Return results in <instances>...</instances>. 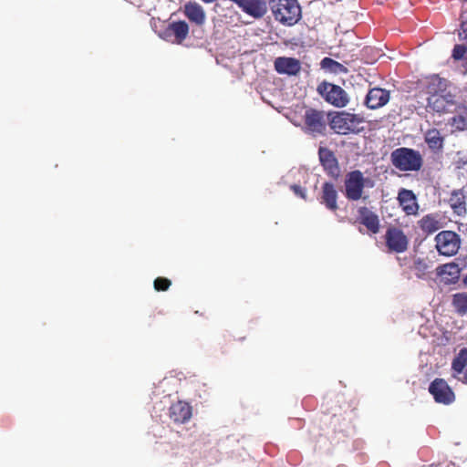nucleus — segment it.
Wrapping results in <instances>:
<instances>
[{"mask_svg":"<svg viewBox=\"0 0 467 467\" xmlns=\"http://www.w3.org/2000/svg\"><path fill=\"white\" fill-rule=\"evenodd\" d=\"M446 87L445 81L438 77L431 78L428 85V92L431 96L428 99V108L438 113L454 112L458 106L453 100V97L448 95H439V91H442Z\"/></svg>","mask_w":467,"mask_h":467,"instance_id":"obj_1","label":"nucleus"},{"mask_svg":"<svg viewBox=\"0 0 467 467\" xmlns=\"http://www.w3.org/2000/svg\"><path fill=\"white\" fill-rule=\"evenodd\" d=\"M270 7L275 18L286 26L296 24L301 16L296 0H270Z\"/></svg>","mask_w":467,"mask_h":467,"instance_id":"obj_2","label":"nucleus"},{"mask_svg":"<svg viewBox=\"0 0 467 467\" xmlns=\"http://www.w3.org/2000/svg\"><path fill=\"white\" fill-rule=\"evenodd\" d=\"M391 162L400 171H419L422 165V158L419 151L409 148H399L391 152Z\"/></svg>","mask_w":467,"mask_h":467,"instance_id":"obj_3","label":"nucleus"},{"mask_svg":"<svg viewBox=\"0 0 467 467\" xmlns=\"http://www.w3.org/2000/svg\"><path fill=\"white\" fill-rule=\"evenodd\" d=\"M362 119L346 111L337 112L329 120L330 128L337 134L357 133L360 130Z\"/></svg>","mask_w":467,"mask_h":467,"instance_id":"obj_4","label":"nucleus"},{"mask_svg":"<svg viewBox=\"0 0 467 467\" xmlns=\"http://www.w3.org/2000/svg\"><path fill=\"white\" fill-rule=\"evenodd\" d=\"M345 187L347 197L358 201L363 197L365 187H373V182L369 178H365L359 171H354L347 175Z\"/></svg>","mask_w":467,"mask_h":467,"instance_id":"obj_5","label":"nucleus"},{"mask_svg":"<svg viewBox=\"0 0 467 467\" xmlns=\"http://www.w3.org/2000/svg\"><path fill=\"white\" fill-rule=\"evenodd\" d=\"M436 248L441 254L451 256L460 248V238L457 234L451 231H443L435 237Z\"/></svg>","mask_w":467,"mask_h":467,"instance_id":"obj_6","label":"nucleus"},{"mask_svg":"<svg viewBox=\"0 0 467 467\" xmlns=\"http://www.w3.org/2000/svg\"><path fill=\"white\" fill-rule=\"evenodd\" d=\"M305 124L303 130L313 136L324 134L327 128V121L322 111L307 109L305 113Z\"/></svg>","mask_w":467,"mask_h":467,"instance_id":"obj_7","label":"nucleus"},{"mask_svg":"<svg viewBox=\"0 0 467 467\" xmlns=\"http://www.w3.org/2000/svg\"><path fill=\"white\" fill-rule=\"evenodd\" d=\"M189 34V26L185 21L170 23L160 34L161 37L172 44H182Z\"/></svg>","mask_w":467,"mask_h":467,"instance_id":"obj_8","label":"nucleus"},{"mask_svg":"<svg viewBox=\"0 0 467 467\" xmlns=\"http://www.w3.org/2000/svg\"><path fill=\"white\" fill-rule=\"evenodd\" d=\"M386 244L391 252L403 253L409 245V239L405 234L397 227H390L385 234Z\"/></svg>","mask_w":467,"mask_h":467,"instance_id":"obj_9","label":"nucleus"},{"mask_svg":"<svg viewBox=\"0 0 467 467\" xmlns=\"http://www.w3.org/2000/svg\"><path fill=\"white\" fill-rule=\"evenodd\" d=\"M319 89L326 100L336 107H345L348 102V94L339 86L324 84Z\"/></svg>","mask_w":467,"mask_h":467,"instance_id":"obj_10","label":"nucleus"},{"mask_svg":"<svg viewBox=\"0 0 467 467\" xmlns=\"http://www.w3.org/2000/svg\"><path fill=\"white\" fill-rule=\"evenodd\" d=\"M429 390L437 402L449 404L454 400V393L442 379H436L431 384Z\"/></svg>","mask_w":467,"mask_h":467,"instance_id":"obj_11","label":"nucleus"},{"mask_svg":"<svg viewBox=\"0 0 467 467\" xmlns=\"http://www.w3.org/2000/svg\"><path fill=\"white\" fill-rule=\"evenodd\" d=\"M236 3L245 13L254 18L262 17L267 11L265 0H232Z\"/></svg>","mask_w":467,"mask_h":467,"instance_id":"obj_12","label":"nucleus"},{"mask_svg":"<svg viewBox=\"0 0 467 467\" xmlns=\"http://www.w3.org/2000/svg\"><path fill=\"white\" fill-rule=\"evenodd\" d=\"M451 368L453 378L467 384V348L462 349L454 358Z\"/></svg>","mask_w":467,"mask_h":467,"instance_id":"obj_13","label":"nucleus"},{"mask_svg":"<svg viewBox=\"0 0 467 467\" xmlns=\"http://www.w3.org/2000/svg\"><path fill=\"white\" fill-rule=\"evenodd\" d=\"M389 100V92L379 88H371L366 97L367 106L373 109L383 107Z\"/></svg>","mask_w":467,"mask_h":467,"instance_id":"obj_14","label":"nucleus"},{"mask_svg":"<svg viewBox=\"0 0 467 467\" xmlns=\"http://www.w3.org/2000/svg\"><path fill=\"white\" fill-rule=\"evenodd\" d=\"M192 416V408L189 403L177 401L170 407V418L175 423H184Z\"/></svg>","mask_w":467,"mask_h":467,"instance_id":"obj_15","label":"nucleus"},{"mask_svg":"<svg viewBox=\"0 0 467 467\" xmlns=\"http://www.w3.org/2000/svg\"><path fill=\"white\" fill-rule=\"evenodd\" d=\"M275 67L280 74L294 76L300 71L301 65L296 58L282 57L275 59Z\"/></svg>","mask_w":467,"mask_h":467,"instance_id":"obj_16","label":"nucleus"},{"mask_svg":"<svg viewBox=\"0 0 467 467\" xmlns=\"http://www.w3.org/2000/svg\"><path fill=\"white\" fill-rule=\"evenodd\" d=\"M449 202L451 209L457 215L463 216L466 214V195L463 190L453 191Z\"/></svg>","mask_w":467,"mask_h":467,"instance_id":"obj_17","label":"nucleus"},{"mask_svg":"<svg viewBox=\"0 0 467 467\" xmlns=\"http://www.w3.org/2000/svg\"><path fill=\"white\" fill-rule=\"evenodd\" d=\"M399 201L407 214H414L417 212L418 205L411 191L402 190L399 193Z\"/></svg>","mask_w":467,"mask_h":467,"instance_id":"obj_18","label":"nucleus"},{"mask_svg":"<svg viewBox=\"0 0 467 467\" xmlns=\"http://www.w3.org/2000/svg\"><path fill=\"white\" fill-rule=\"evenodd\" d=\"M184 14L187 18L195 23L197 26H201L204 20V13L201 5L196 3H189L184 5Z\"/></svg>","mask_w":467,"mask_h":467,"instance_id":"obj_19","label":"nucleus"},{"mask_svg":"<svg viewBox=\"0 0 467 467\" xmlns=\"http://www.w3.org/2000/svg\"><path fill=\"white\" fill-rule=\"evenodd\" d=\"M318 154L324 168L327 170L329 173L335 174L337 171V161L333 152L326 148H320Z\"/></svg>","mask_w":467,"mask_h":467,"instance_id":"obj_20","label":"nucleus"},{"mask_svg":"<svg viewBox=\"0 0 467 467\" xmlns=\"http://www.w3.org/2000/svg\"><path fill=\"white\" fill-rule=\"evenodd\" d=\"M337 193L335 187L331 183H325L323 185L322 202L330 210H336Z\"/></svg>","mask_w":467,"mask_h":467,"instance_id":"obj_21","label":"nucleus"},{"mask_svg":"<svg viewBox=\"0 0 467 467\" xmlns=\"http://www.w3.org/2000/svg\"><path fill=\"white\" fill-rule=\"evenodd\" d=\"M361 223L372 233L379 232V217L368 210L361 212Z\"/></svg>","mask_w":467,"mask_h":467,"instance_id":"obj_22","label":"nucleus"},{"mask_svg":"<svg viewBox=\"0 0 467 467\" xmlns=\"http://www.w3.org/2000/svg\"><path fill=\"white\" fill-rule=\"evenodd\" d=\"M457 111V115L452 117L449 123L456 130H463L467 129V110L465 108H457L455 110Z\"/></svg>","mask_w":467,"mask_h":467,"instance_id":"obj_23","label":"nucleus"},{"mask_svg":"<svg viewBox=\"0 0 467 467\" xmlns=\"http://www.w3.org/2000/svg\"><path fill=\"white\" fill-rule=\"evenodd\" d=\"M439 274L449 276L450 281H454L460 277L461 267L455 263L445 264L440 267Z\"/></svg>","mask_w":467,"mask_h":467,"instance_id":"obj_24","label":"nucleus"},{"mask_svg":"<svg viewBox=\"0 0 467 467\" xmlns=\"http://www.w3.org/2000/svg\"><path fill=\"white\" fill-rule=\"evenodd\" d=\"M321 67L324 69H327L335 74L347 73L348 69L342 64L335 61L332 58L325 57L321 61Z\"/></svg>","mask_w":467,"mask_h":467,"instance_id":"obj_25","label":"nucleus"},{"mask_svg":"<svg viewBox=\"0 0 467 467\" xmlns=\"http://www.w3.org/2000/svg\"><path fill=\"white\" fill-rule=\"evenodd\" d=\"M452 305L460 315L467 313V294L459 293L453 296Z\"/></svg>","mask_w":467,"mask_h":467,"instance_id":"obj_26","label":"nucleus"},{"mask_svg":"<svg viewBox=\"0 0 467 467\" xmlns=\"http://www.w3.org/2000/svg\"><path fill=\"white\" fill-rule=\"evenodd\" d=\"M425 140L431 148L439 149L442 145V139L437 130H431L427 131Z\"/></svg>","mask_w":467,"mask_h":467,"instance_id":"obj_27","label":"nucleus"},{"mask_svg":"<svg viewBox=\"0 0 467 467\" xmlns=\"http://www.w3.org/2000/svg\"><path fill=\"white\" fill-rule=\"evenodd\" d=\"M420 227L428 233H434L439 229V222L431 216H425L420 220Z\"/></svg>","mask_w":467,"mask_h":467,"instance_id":"obj_28","label":"nucleus"},{"mask_svg":"<svg viewBox=\"0 0 467 467\" xmlns=\"http://www.w3.org/2000/svg\"><path fill=\"white\" fill-rule=\"evenodd\" d=\"M171 285V280L166 277H157L153 283L154 289L159 292L167 291Z\"/></svg>","mask_w":467,"mask_h":467,"instance_id":"obj_29","label":"nucleus"},{"mask_svg":"<svg viewBox=\"0 0 467 467\" xmlns=\"http://www.w3.org/2000/svg\"><path fill=\"white\" fill-rule=\"evenodd\" d=\"M466 53V47L462 45H456L452 51V57L454 59H462Z\"/></svg>","mask_w":467,"mask_h":467,"instance_id":"obj_30","label":"nucleus"},{"mask_svg":"<svg viewBox=\"0 0 467 467\" xmlns=\"http://www.w3.org/2000/svg\"><path fill=\"white\" fill-rule=\"evenodd\" d=\"M460 36L463 39H467V21H462L461 26Z\"/></svg>","mask_w":467,"mask_h":467,"instance_id":"obj_31","label":"nucleus"},{"mask_svg":"<svg viewBox=\"0 0 467 467\" xmlns=\"http://www.w3.org/2000/svg\"><path fill=\"white\" fill-rule=\"evenodd\" d=\"M292 189L296 195L305 198V191L300 186L293 185Z\"/></svg>","mask_w":467,"mask_h":467,"instance_id":"obj_32","label":"nucleus"},{"mask_svg":"<svg viewBox=\"0 0 467 467\" xmlns=\"http://www.w3.org/2000/svg\"><path fill=\"white\" fill-rule=\"evenodd\" d=\"M464 283L467 285V275L466 277L464 278Z\"/></svg>","mask_w":467,"mask_h":467,"instance_id":"obj_33","label":"nucleus"}]
</instances>
